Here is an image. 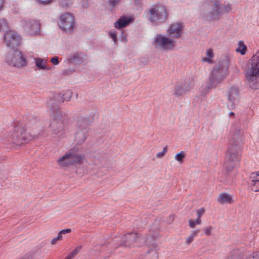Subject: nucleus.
I'll list each match as a JSON object with an SVG mask.
<instances>
[{
    "instance_id": "nucleus-1",
    "label": "nucleus",
    "mask_w": 259,
    "mask_h": 259,
    "mask_svg": "<svg viewBox=\"0 0 259 259\" xmlns=\"http://www.w3.org/2000/svg\"><path fill=\"white\" fill-rule=\"evenodd\" d=\"M40 121L36 120H30L27 123V127L30 133L26 132L25 129L20 125H17L14 128V132L11 135V142L13 144L21 145L28 142L32 139L37 138L43 132L44 128L40 126Z\"/></svg>"
},
{
    "instance_id": "nucleus-2",
    "label": "nucleus",
    "mask_w": 259,
    "mask_h": 259,
    "mask_svg": "<svg viewBox=\"0 0 259 259\" xmlns=\"http://www.w3.org/2000/svg\"><path fill=\"white\" fill-rule=\"evenodd\" d=\"M158 236V233L156 231L153 230H150L149 233L144 238H142L141 235L137 232L128 233L124 236L123 241L117 246L133 247L147 245L152 250L157 246L155 241Z\"/></svg>"
},
{
    "instance_id": "nucleus-3",
    "label": "nucleus",
    "mask_w": 259,
    "mask_h": 259,
    "mask_svg": "<svg viewBox=\"0 0 259 259\" xmlns=\"http://www.w3.org/2000/svg\"><path fill=\"white\" fill-rule=\"evenodd\" d=\"M95 112L90 109H85L77 115L74 120L76 132L75 134V141L77 145L83 143L88 136L89 126L94 121Z\"/></svg>"
},
{
    "instance_id": "nucleus-4",
    "label": "nucleus",
    "mask_w": 259,
    "mask_h": 259,
    "mask_svg": "<svg viewBox=\"0 0 259 259\" xmlns=\"http://www.w3.org/2000/svg\"><path fill=\"white\" fill-rule=\"evenodd\" d=\"M240 133V131L237 130L229 142L224 163L225 168L228 172L231 171L235 167L237 162L239 161L241 158V150L239 144Z\"/></svg>"
},
{
    "instance_id": "nucleus-5",
    "label": "nucleus",
    "mask_w": 259,
    "mask_h": 259,
    "mask_svg": "<svg viewBox=\"0 0 259 259\" xmlns=\"http://www.w3.org/2000/svg\"><path fill=\"white\" fill-rule=\"evenodd\" d=\"M85 160V154L81 151L79 148L74 146L59 158L57 162L61 168H63L74 165H80Z\"/></svg>"
},
{
    "instance_id": "nucleus-6",
    "label": "nucleus",
    "mask_w": 259,
    "mask_h": 259,
    "mask_svg": "<svg viewBox=\"0 0 259 259\" xmlns=\"http://www.w3.org/2000/svg\"><path fill=\"white\" fill-rule=\"evenodd\" d=\"M228 66V60L226 59L220 61L213 68L208 78L210 86L216 87L223 81L227 75Z\"/></svg>"
},
{
    "instance_id": "nucleus-7",
    "label": "nucleus",
    "mask_w": 259,
    "mask_h": 259,
    "mask_svg": "<svg viewBox=\"0 0 259 259\" xmlns=\"http://www.w3.org/2000/svg\"><path fill=\"white\" fill-rule=\"evenodd\" d=\"M259 76V51L254 55L248 62L246 70V78L252 89H257L258 85L256 81Z\"/></svg>"
},
{
    "instance_id": "nucleus-8",
    "label": "nucleus",
    "mask_w": 259,
    "mask_h": 259,
    "mask_svg": "<svg viewBox=\"0 0 259 259\" xmlns=\"http://www.w3.org/2000/svg\"><path fill=\"white\" fill-rule=\"evenodd\" d=\"M67 115L60 111H57L54 115L52 122L50 124L51 130L53 134L62 136L66 134L67 127L66 121Z\"/></svg>"
},
{
    "instance_id": "nucleus-9",
    "label": "nucleus",
    "mask_w": 259,
    "mask_h": 259,
    "mask_svg": "<svg viewBox=\"0 0 259 259\" xmlns=\"http://www.w3.org/2000/svg\"><path fill=\"white\" fill-rule=\"evenodd\" d=\"M6 61L9 65L17 68H22L27 65V61L23 53L17 49L7 54Z\"/></svg>"
},
{
    "instance_id": "nucleus-10",
    "label": "nucleus",
    "mask_w": 259,
    "mask_h": 259,
    "mask_svg": "<svg viewBox=\"0 0 259 259\" xmlns=\"http://www.w3.org/2000/svg\"><path fill=\"white\" fill-rule=\"evenodd\" d=\"M58 23L59 27L67 33L72 32L75 27L74 17L69 13L61 14Z\"/></svg>"
},
{
    "instance_id": "nucleus-11",
    "label": "nucleus",
    "mask_w": 259,
    "mask_h": 259,
    "mask_svg": "<svg viewBox=\"0 0 259 259\" xmlns=\"http://www.w3.org/2000/svg\"><path fill=\"white\" fill-rule=\"evenodd\" d=\"M150 21L154 24L164 22L168 17L166 8L163 6H156L150 10Z\"/></svg>"
},
{
    "instance_id": "nucleus-12",
    "label": "nucleus",
    "mask_w": 259,
    "mask_h": 259,
    "mask_svg": "<svg viewBox=\"0 0 259 259\" xmlns=\"http://www.w3.org/2000/svg\"><path fill=\"white\" fill-rule=\"evenodd\" d=\"M153 45L155 48H159L163 51L172 50L175 46V41L173 39L163 36L161 34L157 35Z\"/></svg>"
},
{
    "instance_id": "nucleus-13",
    "label": "nucleus",
    "mask_w": 259,
    "mask_h": 259,
    "mask_svg": "<svg viewBox=\"0 0 259 259\" xmlns=\"http://www.w3.org/2000/svg\"><path fill=\"white\" fill-rule=\"evenodd\" d=\"M221 16L220 3L217 0L211 1L209 11L206 16L207 19L209 21H218Z\"/></svg>"
},
{
    "instance_id": "nucleus-14",
    "label": "nucleus",
    "mask_w": 259,
    "mask_h": 259,
    "mask_svg": "<svg viewBox=\"0 0 259 259\" xmlns=\"http://www.w3.org/2000/svg\"><path fill=\"white\" fill-rule=\"evenodd\" d=\"M4 40L7 47L15 49L20 45L21 38L18 33L9 29L4 35Z\"/></svg>"
},
{
    "instance_id": "nucleus-15",
    "label": "nucleus",
    "mask_w": 259,
    "mask_h": 259,
    "mask_svg": "<svg viewBox=\"0 0 259 259\" xmlns=\"http://www.w3.org/2000/svg\"><path fill=\"white\" fill-rule=\"evenodd\" d=\"M193 82L190 79H186L184 81L181 82L176 85L174 95L180 97L188 92L193 86Z\"/></svg>"
},
{
    "instance_id": "nucleus-16",
    "label": "nucleus",
    "mask_w": 259,
    "mask_h": 259,
    "mask_svg": "<svg viewBox=\"0 0 259 259\" xmlns=\"http://www.w3.org/2000/svg\"><path fill=\"white\" fill-rule=\"evenodd\" d=\"M184 25L181 22H174L168 27L167 32L168 36L173 38H179L183 33Z\"/></svg>"
},
{
    "instance_id": "nucleus-17",
    "label": "nucleus",
    "mask_w": 259,
    "mask_h": 259,
    "mask_svg": "<svg viewBox=\"0 0 259 259\" xmlns=\"http://www.w3.org/2000/svg\"><path fill=\"white\" fill-rule=\"evenodd\" d=\"M24 27L29 35H34L39 32L40 24L35 20L26 21Z\"/></svg>"
},
{
    "instance_id": "nucleus-18",
    "label": "nucleus",
    "mask_w": 259,
    "mask_h": 259,
    "mask_svg": "<svg viewBox=\"0 0 259 259\" xmlns=\"http://www.w3.org/2000/svg\"><path fill=\"white\" fill-rule=\"evenodd\" d=\"M62 97L61 93L54 94L48 102V107L52 108V110L56 109L59 105L63 103Z\"/></svg>"
},
{
    "instance_id": "nucleus-19",
    "label": "nucleus",
    "mask_w": 259,
    "mask_h": 259,
    "mask_svg": "<svg viewBox=\"0 0 259 259\" xmlns=\"http://www.w3.org/2000/svg\"><path fill=\"white\" fill-rule=\"evenodd\" d=\"M131 22V18L123 16L114 23V27L118 29H122L127 26Z\"/></svg>"
},
{
    "instance_id": "nucleus-20",
    "label": "nucleus",
    "mask_w": 259,
    "mask_h": 259,
    "mask_svg": "<svg viewBox=\"0 0 259 259\" xmlns=\"http://www.w3.org/2000/svg\"><path fill=\"white\" fill-rule=\"evenodd\" d=\"M85 55L81 52H76L71 56L68 60L70 63L80 64L83 62Z\"/></svg>"
},
{
    "instance_id": "nucleus-21",
    "label": "nucleus",
    "mask_w": 259,
    "mask_h": 259,
    "mask_svg": "<svg viewBox=\"0 0 259 259\" xmlns=\"http://www.w3.org/2000/svg\"><path fill=\"white\" fill-rule=\"evenodd\" d=\"M228 100L233 103L238 98L239 90L237 87H232L228 91Z\"/></svg>"
},
{
    "instance_id": "nucleus-22",
    "label": "nucleus",
    "mask_w": 259,
    "mask_h": 259,
    "mask_svg": "<svg viewBox=\"0 0 259 259\" xmlns=\"http://www.w3.org/2000/svg\"><path fill=\"white\" fill-rule=\"evenodd\" d=\"M233 201L232 197L226 193H223L219 195L218 198V202L220 204L231 203Z\"/></svg>"
},
{
    "instance_id": "nucleus-23",
    "label": "nucleus",
    "mask_w": 259,
    "mask_h": 259,
    "mask_svg": "<svg viewBox=\"0 0 259 259\" xmlns=\"http://www.w3.org/2000/svg\"><path fill=\"white\" fill-rule=\"evenodd\" d=\"M242 257V252L239 249H235L230 252L226 259H240Z\"/></svg>"
},
{
    "instance_id": "nucleus-24",
    "label": "nucleus",
    "mask_w": 259,
    "mask_h": 259,
    "mask_svg": "<svg viewBox=\"0 0 259 259\" xmlns=\"http://www.w3.org/2000/svg\"><path fill=\"white\" fill-rule=\"evenodd\" d=\"M9 29V23L7 20L4 18L0 17V32H7Z\"/></svg>"
},
{
    "instance_id": "nucleus-25",
    "label": "nucleus",
    "mask_w": 259,
    "mask_h": 259,
    "mask_svg": "<svg viewBox=\"0 0 259 259\" xmlns=\"http://www.w3.org/2000/svg\"><path fill=\"white\" fill-rule=\"evenodd\" d=\"M199 232L200 230L198 229L193 231L190 236L186 238V243L187 245L190 244L193 242L194 237L198 235Z\"/></svg>"
},
{
    "instance_id": "nucleus-26",
    "label": "nucleus",
    "mask_w": 259,
    "mask_h": 259,
    "mask_svg": "<svg viewBox=\"0 0 259 259\" xmlns=\"http://www.w3.org/2000/svg\"><path fill=\"white\" fill-rule=\"evenodd\" d=\"M247 47L244 44V42L240 40L238 42V47L236 49V52H239L241 55H243L246 53Z\"/></svg>"
},
{
    "instance_id": "nucleus-27",
    "label": "nucleus",
    "mask_w": 259,
    "mask_h": 259,
    "mask_svg": "<svg viewBox=\"0 0 259 259\" xmlns=\"http://www.w3.org/2000/svg\"><path fill=\"white\" fill-rule=\"evenodd\" d=\"M213 57V50L211 49H209L206 51V57L202 58L203 62H211V60Z\"/></svg>"
},
{
    "instance_id": "nucleus-28",
    "label": "nucleus",
    "mask_w": 259,
    "mask_h": 259,
    "mask_svg": "<svg viewBox=\"0 0 259 259\" xmlns=\"http://www.w3.org/2000/svg\"><path fill=\"white\" fill-rule=\"evenodd\" d=\"M36 66L39 69H46V61L40 58L35 59Z\"/></svg>"
},
{
    "instance_id": "nucleus-29",
    "label": "nucleus",
    "mask_w": 259,
    "mask_h": 259,
    "mask_svg": "<svg viewBox=\"0 0 259 259\" xmlns=\"http://www.w3.org/2000/svg\"><path fill=\"white\" fill-rule=\"evenodd\" d=\"M232 9L231 5L230 4L227 5H224L222 7L221 6V15L229 13Z\"/></svg>"
},
{
    "instance_id": "nucleus-30",
    "label": "nucleus",
    "mask_w": 259,
    "mask_h": 259,
    "mask_svg": "<svg viewBox=\"0 0 259 259\" xmlns=\"http://www.w3.org/2000/svg\"><path fill=\"white\" fill-rule=\"evenodd\" d=\"M248 184H249L252 191L254 192L259 191V181L255 182L253 181V180H249Z\"/></svg>"
},
{
    "instance_id": "nucleus-31",
    "label": "nucleus",
    "mask_w": 259,
    "mask_h": 259,
    "mask_svg": "<svg viewBox=\"0 0 259 259\" xmlns=\"http://www.w3.org/2000/svg\"><path fill=\"white\" fill-rule=\"evenodd\" d=\"M81 246L76 247L73 250H72L65 258L71 259L74 257L81 250Z\"/></svg>"
},
{
    "instance_id": "nucleus-32",
    "label": "nucleus",
    "mask_w": 259,
    "mask_h": 259,
    "mask_svg": "<svg viewBox=\"0 0 259 259\" xmlns=\"http://www.w3.org/2000/svg\"><path fill=\"white\" fill-rule=\"evenodd\" d=\"M185 157V154L184 151H181L180 153H177L175 155V159L179 162L180 163H182L184 162Z\"/></svg>"
},
{
    "instance_id": "nucleus-33",
    "label": "nucleus",
    "mask_w": 259,
    "mask_h": 259,
    "mask_svg": "<svg viewBox=\"0 0 259 259\" xmlns=\"http://www.w3.org/2000/svg\"><path fill=\"white\" fill-rule=\"evenodd\" d=\"M201 223V220L197 218L195 220L190 219L189 220V225L191 228H194L196 225H200Z\"/></svg>"
},
{
    "instance_id": "nucleus-34",
    "label": "nucleus",
    "mask_w": 259,
    "mask_h": 259,
    "mask_svg": "<svg viewBox=\"0 0 259 259\" xmlns=\"http://www.w3.org/2000/svg\"><path fill=\"white\" fill-rule=\"evenodd\" d=\"M62 96H63V102L65 101H69L72 97V92L70 90H67L64 94H62Z\"/></svg>"
},
{
    "instance_id": "nucleus-35",
    "label": "nucleus",
    "mask_w": 259,
    "mask_h": 259,
    "mask_svg": "<svg viewBox=\"0 0 259 259\" xmlns=\"http://www.w3.org/2000/svg\"><path fill=\"white\" fill-rule=\"evenodd\" d=\"M215 87H211V86H210V81H208L206 86L202 90V91H201V94L202 95H206L208 93L210 89H211L212 88H214Z\"/></svg>"
},
{
    "instance_id": "nucleus-36",
    "label": "nucleus",
    "mask_w": 259,
    "mask_h": 259,
    "mask_svg": "<svg viewBox=\"0 0 259 259\" xmlns=\"http://www.w3.org/2000/svg\"><path fill=\"white\" fill-rule=\"evenodd\" d=\"M259 181V171L252 173L249 177V181Z\"/></svg>"
},
{
    "instance_id": "nucleus-37",
    "label": "nucleus",
    "mask_w": 259,
    "mask_h": 259,
    "mask_svg": "<svg viewBox=\"0 0 259 259\" xmlns=\"http://www.w3.org/2000/svg\"><path fill=\"white\" fill-rule=\"evenodd\" d=\"M72 0H60V5L63 8L68 7Z\"/></svg>"
},
{
    "instance_id": "nucleus-38",
    "label": "nucleus",
    "mask_w": 259,
    "mask_h": 259,
    "mask_svg": "<svg viewBox=\"0 0 259 259\" xmlns=\"http://www.w3.org/2000/svg\"><path fill=\"white\" fill-rule=\"evenodd\" d=\"M213 229V227L208 226L204 229V234L207 236H210L211 234V231Z\"/></svg>"
},
{
    "instance_id": "nucleus-39",
    "label": "nucleus",
    "mask_w": 259,
    "mask_h": 259,
    "mask_svg": "<svg viewBox=\"0 0 259 259\" xmlns=\"http://www.w3.org/2000/svg\"><path fill=\"white\" fill-rule=\"evenodd\" d=\"M246 259H259V252H253L249 255Z\"/></svg>"
},
{
    "instance_id": "nucleus-40",
    "label": "nucleus",
    "mask_w": 259,
    "mask_h": 259,
    "mask_svg": "<svg viewBox=\"0 0 259 259\" xmlns=\"http://www.w3.org/2000/svg\"><path fill=\"white\" fill-rule=\"evenodd\" d=\"M204 211H205V209L204 208H201L197 210V218L201 219V217L204 213Z\"/></svg>"
},
{
    "instance_id": "nucleus-41",
    "label": "nucleus",
    "mask_w": 259,
    "mask_h": 259,
    "mask_svg": "<svg viewBox=\"0 0 259 259\" xmlns=\"http://www.w3.org/2000/svg\"><path fill=\"white\" fill-rule=\"evenodd\" d=\"M38 2L43 5H46L48 4H49L51 3H52L53 0H37Z\"/></svg>"
},
{
    "instance_id": "nucleus-42",
    "label": "nucleus",
    "mask_w": 259,
    "mask_h": 259,
    "mask_svg": "<svg viewBox=\"0 0 259 259\" xmlns=\"http://www.w3.org/2000/svg\"><path fill=\"white\" fill-rule=\"evenodd\" d=\"M74 71V69L73 70L70 69H65L63 71V74L70 75V74H71L72 73V72H73Z\"/></svg>"
},
{
    "instance_id": "nucleus-43",
    "label": "nucleus",
    "mask_w": 259,
    "mask_h": 259,
    "mask_svg": "<svg viewBox=\"0 0 259 259\" xmlns=\"http://www.w3.org/2000/svg\"><path fill=\"white\" fill-rule=\"evenodd\" d=\"M51 62L54 65H57L59 63V58L58 57H53L51 60Z\"/></svg>"
},
{
    "instance_id": "nucleus-44",
    "label": "nucleus",
    "mask_w": 259,
    "mask_h": 259,
    "mask_svg": "<svg viewBox=\"0 0 259 259\" xmlns=\"http://www.w3.org/2000/svg\"><path fill=\"white\" fill-rule=\"evenodd\" d=\"M110 35L111 37L113 39L114 43H116L117 40L116 33L112 32L110 33Z\"/></svg>"
},
{
    "instance_id": "nucleus-45",
    "label": "nucleus",
    "mask_w": 259,
    "mask_h": 259,
    "mask_svg": "<svg viewBox=\"0 0 259 259\" xmlns=\"http://www.w3.org/2000/svg\"><path fill=\"white\" fill-rule=\"evenodd\" d=\"M119 0H109V3L111 6L114 7L119 2Z\"/></svg>"
},
{
    "instance_id": "nucleus-46",
    "label": "nucleus",
    "mask_w": 259,
    "mask_h": 259,
    "mask_svg": "<svg viewBox=\"0 0 259 259\" xmlns=\"http://www.w3.org/2000/svg\"><path fill=\"white\" fill-rule=\"evenodd\" d=\"M71 232V230L70 229H65L60 231V234H65L67 233H69Z\"/></svg>"
},
{
    "instance_id": "nucleus-47",
    "label": "nucleus",
    "mask_w": 259,
    "mask_h": 259,
    "mask_svg": "<svg viewBox=\"0 0 259 259\" xmlns=\"http://www.w3.org/2000/svg\"><path fill=\"white\" fill-rule=\"evenodd\" d=\"M102 247L101 244H97L93 247V250L95 251H99Z\"/></svg>"
},
{
    "instance_id": "nucleus-48",
    "label": "nucleus",
    "mask_w": 259,
    "mask_h": 259,
    "mask_svg": "<svg viewBox=\"0 0 259 259\" xmlns=\"http://www.w3.org/2000/svg\"><path fill=\"white\" fill-rule=\"evenodd\" d=\"M164 154H165L162 151H161L160 152L157 153L156 154V156L158 158H161V157H163L164 155Z\"/></svg>"
},
{
    "instance_id": "nucleus-49",
    "label": "nucleus",
    "mask_w": 259,
    "mask_h": 259,
    "mask_svg": "<svg viewBox=\"0 0 259 259\" xmlns=\"http://www.w3.org/2000/svg\"><path fill=\"white\" fill-rule=\"evenodd\" d=\"M62 234H60V231L59 232L58 234V236L57 237H56L57 238V239L59 240H60L62 239Z\"/></svg>"
},
{
    "instance_id": "nucleus-50",
    "label": "nucleus",
    "mask_w": 259,
    "mask_h": 259,
    "mask_svg": "<svg viewBox=\"0 0 259 259\" xmlns=\"http://www.w3.org/2000/svg\"><path fill=\"white\" fill-rule=\"evenodd\" d=\"M58 240V239H57V238H56V237L54 238L52 240V241H51V244H52V245H54V244H56V242H57Z\"/></svg>"
},
{
    "instance_id": "nucleus-51",
    "label": "nucleus",
    "mask_w": 259,
    "mask_h": 259,
    "mask_svg": "<svg viewBox=\"0 0 259 259\" xmlns=\"http://www.w3.org/2000/svg\"><path fill=\"white\" fill-rule=\"evenodd\" d=\"M4 0H0V11L2 10L3 7Z\"/></svg>"
},
{
    "instance_id": "nucleus-52",
    "label": "nucleus",
    "mask_w": 259,
    "mask_h": 259,
    "mask_svg": "<svg viewBox=\"0 0 259 259\" xmlns=\"http://www.w3.org/2000/svg\"><path fill=\"white\" fill-rule=\"evenodd\" d=\"M167 146L164 147V148H163L162 152L165 154L167 152Z\"/></svg>"
},
{
    "instance_id": "nucleus-53",
    "label": "nucleus",
    "mask_w": 259,
    "mask_h": 259,
    "mask_svg": "<svg viewBox=\"0 0 259 259\" xmlns=\"http://www.w3.org/2000/svg\"><path fill=\"white\" fill-rule=\"evenodd\" d=\"M229 115L230 116H234L235 114L234 112H231L230 113H229Z\"/></svg>"
},
{
    "instance_id": "nucleus-54",
    "label": "nucleus",
    "mask_w": 259,
    "mask_h": 259,
    "mask_svg": "<svg viewBox=\"0 0 259 259\" xmlns=\"http://www.w3.org/2000/svg\"><path fill=\"white\" fill-rule=\"evenodd\" d=\"M116 239H117V237H115L114 238V239H113V242H116V241H117V240H116Z\"/></svg>"
},
{
    "instance_id": "nucleus-55",
    "label": "nucleus",
    "mask_w": 259,
    "mask_h": 259,
    "mask_svg": "<svg viewBox=\"0 0 259 259\" xmlns=\"http://www.w3.org/2000/svg\"><path fill=\"white\" fill-rule=\"evenodd\" d=\"M170 218H172V220H174V216H170Z\"/></svg>"
},
{
    "instance_id": "nucleus-56",
    "label": "nucleus",
    "mask_w": 259,
    "mask_h": 259,
    "mask_svg": "<svg viewBox=\"0 0 259 259\" xmlns=\"http://www.w3.org/2000/svg\"><path fill=\"white\" fill-rule=\"evenodd\" d=\"M137 4H139V3H139V1H137Z\"/></svg>"
},
{
    "instance_id": "nucleus-57",
    "label": "nucleus",
    "mask_w": 259,
    "mask_h": 259,
    "mask_svg": "<svg viewBox=\"0 0 259 259\" xmlns=\"http://www.w3.org/2000/svg\"><path fill=\"white\" fill-rule=\"evenodd\" d=\"M147 253H150V251L148 250Z\"/></svg>"
},
{
    "instance_id": "nucleus-58",
    "label": "nucleus",
    "mask_w": 259,
    "mask_h": 259,
    "mask_svg": "<svg viewBox=\"0 0 259 259\" xmlns=\"http://www.w3.org/2000/svg\"><path fill=\"white\" fill-rule=\"evenodd\" d=\"M64 259H65V258H64Z\"/></svg>"
}]
</instances>
